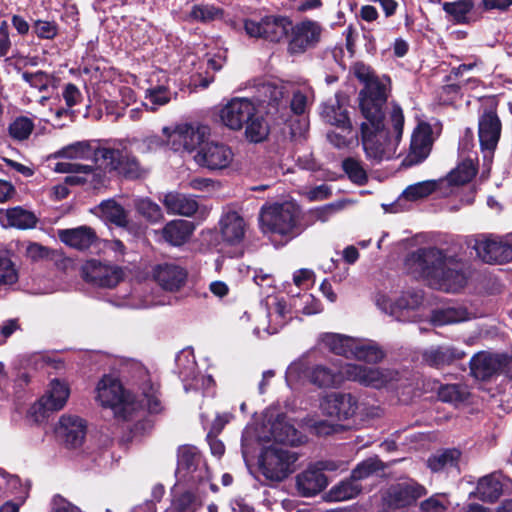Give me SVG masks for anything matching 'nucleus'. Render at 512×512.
I'll return each instance as SVG.
<instances>
[{"mask_svg":"<svg viewBox=\"0 0 512 512\" xmlns=\"http://www.w3.org/2000/svg\"><path fill=\"white\" fill-rule=\"evenodd\" d=\"M476 171V167L471 159L464 160L449 173L447 180L453 185H463L476 175Z\"/></svg>","mask_w":512,"mask_h":512,"instance_id":"8fccbe9b","label":"nucleus"},{"mask_svg":"<svg viewBox=\"0 0 512 512\" xmlns=\"http://www.w3.org/2000/svg\"><path fill=\"white\" fill-rule=\"evenodd\" d=\"M422 301L423 295L420 291H408L403 293L395 302L381 296L377 299V305L398 319H404L403 312L418 308Z\"/></svg>","mask_w":512,"mask_h":512,"instance_id":"393cba45","label":"nucleus"},{"mask_svg":"<svg viewBox=\"0 0 512 512\" xmlns=\"http://www.w3.org/2000/svg\"><path fill=\"white\" fill-rule=\"evenodd\" d=\"M83 275L86 281L99 287H115L123 279L120 267L90 260L83 266Z\"/></svg>","mask_w":512,"mask_h":512,"instance_id":"412c9836","label":"nucleus"},{"mask_svg":"<svg viewBox=\"0 0 512 512\" xmlns=\"http://www.w3.org/2000/svg\"><path fill=\"white\" fill-rule=\"evenodd\" d=\"M259 112L273 118H284L287 115V101L282 86L272 82L263 83L258 87L254 101L234 97L219 109L218 116L224 126L238 131L250 117Z\"/></svg>","mask_w":512,"mask_h":512,"instance_id":"7ed1b4c3","label":"nucleus"},{"mask_svg":"<svg viewBox=\"0 0 512 512\" xmlns=\"http://www.w3.org/2000/svg\"><path fill=\"white\" fill-rule=\"evenodd\" d=\"M18 281L15 264L7 256H0V288L11 286Z\"/></svg>","mask_w":512,"mask_h":512,"instance_id":"4d7b16f0","label":"nucleus"},{"mask_svg":"<svg viewBox=\"0 0 512 512\" xmlns=\"http://www.w3.org/2000/svg\"><path fill=\"white\" fill-rule=\"evenodd\" d=\"M448 500L445 494H434L420 503L423 512H445Z\"/></svg>","mask_w":512,"mask_h":512,"instance_id":"69168bd1","label":"nucleus"},{"mask_svg":"<svg viewBox=\"0 0 512 512\" xmlns=\"http://www.w3.org/2000/svg\"><path fill=\"white\" fill-rule=\"evenodd\" d=\"M94 155L90 143L88 141H78L63 147L56 153V157L67 159H85Z\"/></svg>","mask_w":512,"mask_h":512,"instance_id":"3c124183","label":"nucleus"},{"mask_svg":"<svg viewBox=\"0 0 512 512\" xmlns=\"http://www.w3.org/2000/svg\"><path fill=\"white\" fill-rule=\"evenodd\" d=\"M501 124L497 115L487 112L479 120V141L483 151L491 153L499 140Z\"/></svg>","mask_w":512,"mask_h":512,"instance_id":"bb28decb","label":"nucleus"},{"mask_svg":"<svg viewBox=\"0 0 512 512\" xmlns=\"http://www.w3.org/2000/svg\"><path fill=\"white\" fill-rule=\"evenodd\" d=\"M221 14V10L214 6L195 5L190 12V17L194 20L208 22L218 18Z\"/></svg>","mask_w":512,"mask_h":512,"instance_id":"0e129e2a","label":"nucleus"},{"mask_svg":"<svg viewBox=\"0 0 512 512\" xmlns=\"http://www.w3.org/2000/svg\"><path fill=\"white\" fill-rule=\"evenodd\" d=\"M290 309L283 299L274 298L272 303H268V310L256 320L254 334L257 337L271 335L284 326L288 320Z\"/></svg>","mask_w":512,"mask_h":512,"instance_id":"6ab92c4d","label":"nucleus"},{"mask_svg":"<svg viewBox=\"0 0 512 512\" xmlns=\"http://www.w3.org/2000/svg\"><path fill=\"white\" fill-rule=\"evenodd\" d=\"M397 372L388 368L371 367L361 364H346V375L349 381L365 386L381 388L396 379Z\"/></svg>","mask_w":512,"mask_h":512,"instance_id":"a211bd4d","label":"nucleus"},{"mask_svg":"<svg viewBox=\"0 0 512 512\" xmlns=\"http://www.w3.org/2000/svg\"><path fill=\"white\" fill-rule=\"evenodd\" d=\"M502 492L499 475L493 473L482 477L477 485L476 494L484 501L496 500Z\"/></svg>","mask_w":512,"mask_h":512,"instance_id":"a19ab883","label":"nucleus"},{"mask_svg":"<svg viewBox=\"0 0 512 512\" xmlns=\"http://www.w3.org/2000/svg\"><path fill=\"white\" fill-rule=\"evenodd\" d=\"M281 86V84H278ZM283 88H285L282 85ZM284 97L288 102V94L286 89H284ZM314 97L313 90L310 87H303L295 90L293 92V96L290 102V107L287 106L288 112L284 118H278L279 120H285L289 116L290 110L295 114H303L307 107L312 103Z\"/></svg>","mask_w":512,"mask_h":512,"instance_id":"ea45409f","label":"nucleus"},{"mask_svg":"<svg viewBox=\"0 0 512 512\" xmlns=\"http://www.w3.org/2000/svg\"><path fill=\"white\" fill-rule=\"evenodd\" d=\"M245 124V136L250 142L259 143L267 138L269 126L261 116H256L255 113Z\"/></svg>","mask_w":512,"mask_h":512,"instance_id":"49530a36","label":"nucleus"},{"mask_svg":"<svg viewBox=\"0 0 512 512\" xmlns=\"http://www.w3.org/2000/svg\"><path fill=\"white\" fill-rule=\"evenodd\" d=\"M303 375L308 378L311 384L319 388H337L348 380L346 364L341 367L319 364L307 369L305 363L299 360L293 362L287 368L286 381L288 385H292L299 381Z\"/></svg>","mask_w":512,"mask_h":512,"instance_id":"0eeeda50","label":"nucleus"},{"mask_svg":"<svg viewBox=\"0 0 512 512\" xmlns=\"http://www.w3.org/2000/svg\"><path fill=\"white\" fill-rule=\"evenodd\" d=\"M95 399L104 408H110L115 417L132 420L140 411V403L125 391L120 381L110 375H104L95 388Z\"/></svg>","mask_w":512,"mask_h":512,"instance_id":"423d86ee","label":"nucleus"},{"mask_svg":"<svg viewBox=\"0 0 512 512\" xmlns=\"http://www.w3.org/2000/svg\"><path fill=\"white\" fill-rule=\"evenodd\" d=\"M427 494L426 488L413 479L390 485L383 494L384 503L391 508H404Z\"/></svg>","mask_w":512,"mask_h":512,"instance_id":"dca6fc26","label":"nucleus"},{"mask_svg":"<svg viewBox=\"0 0 512 512\" xmlns=\"http://www.w3.org/2000/svg\"><path fill=\"white\" fill-rule=\"evenodd\" d=\"M354 74L364 84L359 94V105L365 118L361 125V134L366 157L377 163L390 160L396 155L402 137L403 112L400 107H393L390 115L392 130L388 129L383 123L388 78L376 76L363 63L355 64Z\"/></svg>","mask_w":512,"mask_h":512,"instance_id":"f257e3e1","label":"nucleus"},{"mask_svg":"<svg viewBox=\"0 0 512 512\" xmlns=\"http://www.w3.org/2000/svg\"><path fill=\"white\" fill-rule=\"evenodd\" d=\"M470 393L465 385L461 384H449L441 386L438 392L440 400L443 402L452 403L458 405L465 402Z\"/></svg>","mask_w":512,"mask_h":512,"instance_id":"09e8293b","label":"nucleus"},{"mask_svg":"<svg viewBox=\"0 0 512 512\" xmlns=\"http://www.w3.org/2000/svg\"><path fill=\"white\" fill-rule=\"evenodd\" d=\"M99 212L102 218L114 223L118 226H125L127 224V214L124 208L115 200L109 199L103 201L99 207Z\"/></svg>","mask_w":512,"mask_h":512,"instance_id":"c03bdc74","label":"nucleus"},{"mask_svg":"<svg viewBox=\"0 0 512 512\" xmlns=\"http://www.w3.org/2000/svg\"><path fill=\"white\" fill-rule=\"evenodd\" d=\"M166 143L176 152H194L200 149L210 136V128L205 125L180 124L174 128L164 127Z\"/></svg>","mask_w":512,"mask_h":512,"instance_id":"9d476101","label":"nucleus"},{"mask_svg":"<svg viewBox=\"0 0 512 512\" xmlns=\"http://www.w3.org/2000/svg\"><path fill=\"white\" fill-rule=\"evenodd\" d=\"M322 413L338 421L352 419L359 410V402L356 396L346 392H331L320 400Z\"/></svg>","mask_w":512,"mask_h":512,"instance_id":"2eb2a0df","label":"nucleus"},{"mask_svg":"<svg viewBox=\"0 0 512 512\" xmlns=\"http://www.w3.org/2000/svg\"><path fill=\"white\" fill-rule=\"evenodd\" d=\"M322 116L327 123L336 127H348V125H352L347 110L338 100L326 104L323 108Z\"/></svg>","mask_w":512,"mask_h":512,"instance_id":"a18cd8bd","label":"nucleus"},{"mask_svg":"<svg viewBox=\"0 0 512 512\" xmlns=\"http://www.w3.org/2000/svg\"><path fill=\"white\" fill-rule=\"evenodd\" d=\"M54 170L58 173H75L84 176H70L67 180L72 183L90 182L95 187L104 183L102 172L98 169H92L90 166L77 163L59 162L55 165Z\"/></svg>","mask_w":512,"mask_h":512,"instance_id":"cd10ccee","label":"nucleus"},{"mask_svg":"<svg viewBox=\"0 0 512 512\" xmlns=\"http://www.w3.org/2000/svg\"><path fill=\"white\" fill-rule=\"evenodd\" d=\"M49 512H81V510L62 496L55 495L51 500Z\"/></svg>","mask_w":512,"mask_h":512,"instance_id":"774afa93","label":"nucleus"},{"mask_svg":"<svg viewBox=\"0 0 512 512\" xmlns=\"http://www.w3.org/2000/svg\"><path fill=\"white\" fill-rule=\"evenodd\" d=\"M70 396L69 385L59 379L50 382L46 393L32 405L30 415L34 421H43L49 413L61 410Z\"/></svg>","mask_w":512,"mask_h":512,"instance_id":"ddd939ff","label":"nucleus"},{"mask_svg":"<svg viewBox=\"0 0 512 512\" xmlns=\"http://www.w3.org/2000/svg\"><path fill=\"white\" fill-rule=\"evenodd\" d=\"M350 358L360 361L377 363L384 358L382 349L373 342H366L354 338Z\"/></svg>","mask_w":512,"mask_h":512,"instance_id":"4c0bfd02","label":"nucleus"},{"mask_svg":"<svg viewBox=\"0 0 512 512\" xmlns=\"http://www.w3.org/2000/svg\"><path fill=\"white\" fill-rule=\"evenodd\" d=\"M265 424L259 426L257 424L248 425L242 435V455L246 462L255 452L259 444L273 440V444L279 445H297L301 442V436L297 430L290 424L284 416H278L277 419L269 424L266 431Z\"/></svg>","mask_w":512,"mask_h":512,"instance_id":"20e7f679","label":"nucleus"},{"mask_svg":"<svg viewBox=\"0 0 512 512\" xmlns=\"http://www.w3.org/2000/svg\"><path fill=\"white\" fill-rule=\"evenodd\" d=\"M464 353L451 346H434L423 352V361L435 368L450 365L453 361L461 359Z\"/></svg>","mask_w":512,"mask_h":512,"instance_id":"72a5a7b5","label":"nucleus"},{"mask_svg":"<svg viewBox=\"0 0 512 512\" xmlns=\"http://www.w3.org/2000/svg\"><path fill=\"white\" fill-rule=\"evenodd\" d=\"M437 184L435 181H422L408 186L402 196L409 201H415L430 195L435 191Z\"/></svg>","mask_w":512,"mask_h":512,"instance_id":"864d4df0","label":"nucleus"},{"mask_svg":"<svg viewBox=\"0 0 512 512\" xmlns=\"http://www.w3.org/2000/svg\"><path fill=\"white\" fill-rule=\"evenodd\" d=\"M291 39L288 50L292 54L302 53L317 44L320 40L322 28L311 20H305L295 26L292 25Z\"/></svg>","mask_w":512,"mask_h":512,"instance_id":"4be33fe9","label":"nucleus"},{"mask_svg":"<svg viewBox=\"0 0 512 512\" xmlns=\"http://www.w3.org/2000/svg\"><path fill=\"white\" fill-rule=\"evenodd\" d=\"M0 221L5 226L28 229L35 226L37 219L32 212L21 207H14L0 210Z\"/></svg>","mask_w":512,"mask_h":512,"instance_id":"c9c22d12","label":"nucleus"},{"mask_svg":"<svg viewBox=\"0 0 512 512\" xmlns=\"http://www.w3.org/2000/svg\"><path fill=\"white\" fill-rule=\"evenodd\" d=\"M222 240L229 245L240 244L246 232V223L241 215L235 211H228L219 221Z\"/></svg>","mask_w":512,"mask_h":512,"instance_id":"a878e982","label":"nucleus"},{"mask_svg":"<svg viewBox=\"0 0 512 512\" xmlns=\"http://www.w3.org/2000/svg\"><path fill=\"white\" fill-rule=\"evenodd\" d=\"M340 129V132H329L327 134V138L329 142L337 148H344L349 146L355 139L356 135L353 132L352 125H348V127H337Z\"/></svg>","mask_w":512,"mask_h":512,"instance_id":"052dcab7","label":"nucleus"},{"mask_svg":"<svg viewBox=\"0 0 512 512\" xmlns=\"http://www.w3.org/2000/svg\"><path fill=\"white\" fill-rule=\"evenodd\" d=\"M502 364L500 356L480 352L470 360V369L476 379L487 380L501 369Z\"/></svg>","mask_w":512,"mask_h":512,"instance_id":"c85d7f7f","label":"nucleus"},{"mask_svg":"<svg viewBox=\"0 0 512 512\" xmlns=\"http://www.w3.org/2000/svg\"><path fill=\"white\" fill-rule=\"evenodd\" d=\"M139 377L141 381L139 383L140 389L146 399L149 411L152 413H158L161 410V402L156 395L157 388L152 383L148 371L143 368H139Z\"/></svg>","mask_w":512,"mask_h":512,"instance_id":"79ce46f5","label":"nucleus"},{"mask_svg":"<svg viewBox=\"0 0 512 512\" xmlns=\"http://www.w3.org/2000/svg\"><path fill=\"white\" fill-rule=\"evenodd\" d=\"M342 167L353 183L363 185L367 182V171L360 160L347 158L342 162Z\"/></svg>","mask_w":512,"mask_h":512,"instance_id":"603ef678","label":"nucleus"},{"mask_svg":"<svg viewBox=\"0 0 512 512\" xmlns=\"http://www.w3.org/2000/svg\"><path fill=\"white\" fill-rule=\"evenodd\" d=\"M362 487L352 478L340 482L332 487L327 494L330 501H346L356 497L361 492Z\"/></svg>","mask_w":512,"mask_h":512,"instance_id":"37998d69","label":"nucleus"},{"mask_svg":"<svg viewBox=\"0 0 512 512\" xmlns=\"http://www.w3.org/2000/svg\"><path fill=\"white\" fill-rule=\"evenodd\" d=\"M59 239L66 245L78 250L89 248L96 240L95 231L88 226L59 230Z\"/></svg>","mask_w":512,"mask_h":512,"instance_id":"2f4dec72","label":"nucleus"},{"mask_svg":"<svg viewBox=\"0 0 512 512\" xmlns=\"http://www.w3.org/2000/svg\"><path fill=\"white\" fill-rule=\"evenodd\" d=\"M297 455L279 444L264 448L259 456L261 474L270 481L280 482L294 471Z\"/></svg>","mask_w":512,"mask_h":512,"instance_id":"1a4fd4ad","label":"nucleus"},{"mask_svg":"<svg viewBox=\"0 0 512 512\" xmlns=\"http://www.w3.org/2000/svg\"><path fill=\"white\" fill-rule=\"evenodd\" d=\"M173 505L179 512L194 511L202 505V500L200 496L186 491L175 498Z\"/></svg>","mask_w":512,"mask_h":512,"instance_id":"e2e57ef3","label":"nucleus"},{"mask_svg":"<svg viewBox=\"0 0 512 512\" xmlns=\"http://www.w3.org/2000/svg\"><path fill=\"white\" fill-rule=\"evenodd\" d=\"M94 158L96 162H100L110 170H115L130 179L140 178L147 172L138 160L125 149L99 148L96 150Z\"/></svg>","mask_w":512,"mask_h":512,"instance_id":"f8f14e48","label":"nucleus"},{"mask_svg":"<svg viewBox=\"0 0 512 512\" xmlns=\"http://www.w3.org/2000/svg\"><path fill=\"white\" fill-rule=\"evenodd\" d=\"M176 473L180 479L198 485V493L206 494L207 487L217 491V486L210 483V472L198 449L194 446L184 445L178 449V462Z\"/></svg>","mask_w":512,"mask_h":512,"instance_id":"6e6552de","label":"nucleus"},{"mask_svg":"<svg viewBox=\"0 0 512 512\" xmlns=\"http://www.w3.org/2000/svg\"><path fill=\"white\" fill-rule=\"evenodd\" d=\"M162 202L168 213L185 217L194 215L199 208L198 202L193 196L179 192L165 194Z\"/></svg>","mask_w":512,"mask_h":512,"instance_id":"7c9ffc66","label":"nucleus"},{"mask_svg":"<svg viewBox=\"0 0 512 512\" xmlns=\"http://www.w3.org/2000/svg\"><path fill=\"white\" fill-rule=\"evenodd\" d=\"M34 129V124L28 117H18L9 125V134L16 140L27 139Z\"/></svg>","mask_w":512,"mask_h":512,"instance_id":"6e6d98bb","label":"nucleus"},{"mask_svg":"<svg viewBox=\"0 0 512 512\" xmlns=\"http://www.w3.org/2000/svg\"><path fill=\"white\" fill-rule=\"evenodd\" d=\"M137 211L152 223L159 222L163 218V213L158 204L150 199H139L136 202Z\"/></svg>","mask_w":512,"mask_h":512,"instance_id":"13d9d810","label":"nucleus"},{"mask_svg":"<svg viewBox=\"0 0 512 512\" xmlns=\"http://www.w3.org/2000/svg\"><path fill=\"white\" fill-rule=\"evenodd\" d=\"M244 29L249 37L279 42L291 31L292 21L285 16L269 15L260 20L246 19Z\"/></svg>","mask_w":512,"mask_h":512,"instance_id":"9b49d317","label":"nucleus"},{"mask_svg":"<svg viewBox=\"0 0 512 512\" xmlns=\"http://www.w3.org/2000/svg\"><path fill=\"white\" fill-rule=\"evenodd\" d=\"M348 201L340 200L309 211V216L313 221L327 222L333 215L343 210Z\"/></svg>","mask_w":512,"mask_h":512,"instance_id":"5fc2aeb1","label":"nucleus"},{"mask_svg":"<svg viewBox=\"0 0 512 512\" xmlns=\"http://www.w3.org/2000/svg\"><path fill=\"white\" fill-rule=\"evenodd\" d=\"M194 230L192 222L172 220L162 229V236L169 244L180 246L188 241Z\"/></svg>","mask_w":512,"mask_h":512,"instance_id":"f704fd0d","label":"nucleus"},{"mask_svg":"<svg viewBox=\"0 0 512 512\" xmlns=\"http://www.w3.org/2000/svg\"><path fill=\"white\" fill-rule=\"evenodd\" d=\"M298 216V208L292 202L265 205L260 212V227L270 237L279 236L289 241L301 232Z\"/></svg>","mask_w":512,"mask_h":512,"instance_id":"39448f33","label":"nucleus"},{"mask_svg":"<svg viewBox=\"0 0 512 512\" xmlns=\"http://www.w3.org/2000/svg\"><path fill=\"white\" fill-rule=\"evenodd\" d=\"M473 249L477 256L486 263H505L512 260V243L498 236H479L475 239Z\"/></svg>","mask_w":512,"mask_h":512,"instance_id":"f3484780","label":"nucleus"},{"mask_svg":"<svg viewBox=\"0 0 512 512\" xmlns=\"http://www.w3.org/2000/svg\"><path fill=\"white\" fill-rule=\"evenodd\" d=\"M461 452L458 449H446L432 455L428 459V466L434 472L455 469L458 471V463Z\"/></svg>","mask_w":512,"mask_h":512,"instance_id":"58836bf2","label":"nucleus"},{"mask_svg":"<svg viewBox=\"0 0 512 512\" xmlns=\"http://www.w3.org/2000/svg\"><path fill=\"white\" fill-rule=\"evenodd\" d=\"M319 345L334 354L350 358L354 338L337 333H325L320 336Z\"/></svg>","mask_w":512,"mask_h":512,"instance_id":"e433bc0d","label":"nucleus"},{"mask_svg":"<svg viewBox=\"0 0 512 512\" xmlns=\"http://www.w3.org/2000/svg\"><path fill=\"white\" fill-rule=\"evenodd\" d=\"M328 479L313 463L296 476V490L302 497H312L324 490Z\"/></svg>","mask_w":512,"mask_h":512,"instance_id":"5701e85b","label":"nucleus"},{"mask_svg":"<svg viewBox=\"0 0 512 512\" xmlns=\"http://www.w3.org/2000/svg\"><path fill=\"white\" fill-rule=\"evenodd\" d=\"M154 278L163 289L175 291L184 284L186 273L179 266L163 264L156 267Z\"/></svg>","mask_w":512,"mask_h":512,"instance_id":"473e14b6","label":"nucleus"},{"mask_svg":"<svg viewBox=\"0 0 512 512\" xmlns=\"http://www.w3.org/2000/svg\"><path fill=\"white\" fill-rule=\"evenodd\" d=\"M34 33L42 39H53L58 32L55 22L46 20H37L33 25Z\"/></svg>","mask_w":512,"mask_h":512,"instance_id":"338daca9","label":"nucleus"},{"mask_svg":"<svg viewBox=\"0 0 512 512\" xmlns=\"http://www.w3.org/2000/svg\"><path fill=\"white\" fill-rule=\"evenodd\" d=\"M474 317L475 314L466 306L455 304L435 309L431 315V322L434 325L442 326L469 321Z\"/></svg>","mask_w":512,"mask_h":512,"instance_id":"c756f323","label":"nucleus"},{"mask_svg":"<svg viewBox=\"0 0 512 512\" xmlns=\"http://www.w3.org/2000/svg\"><path fill=\"white\" fill-rule=\"evenodd\" d=\"M145 98L148 101L144 104L146 108L155 111L171 101L172 93L166 85H158L147 89Z\"/></svg>","mask_w":512,"mask_h":512,"instance_id":"de8ad7c7","label":"nucleus"},{"mask_svg":"<svg viewBox=\"0 0 512 512\" xmlns=\"http://www.w3.org/2000/svg\"><path fill=\"white\" fill-rule=\"evenodd\" d=\"M473 3L471 0H459L456 2H445L443 9L450 14L457 22L465 20L466 15L471 11Z\"/></svg>","mask_w":512,"mask_h":512,"instance_id":"bf43d9fd","label":"nucleus"},{"mask_svg":"<svg viewBox=\"0 0 512 512\" xmlns=\"http://www.w3.org/2000/svg\"><path fill=\"white\" fill-rule=\"evenodd\" d=\"M85 420L76 415H63L57 426L58 435L71 447L80 446L86 436Z\"/></svg>","mask_w":512,"mask_h":512,"instance_id":"b1692460","label":"nucleus"},{"mask_svg":"<svg viewBox=\"0 0 512 512\" xmlns=\"http://www.w3.org/2000/svg\"><path fill=\"white\" fill-rule=\"evenodd\" d=\"M405 265L416 277L445 292H458L467 283L465 265L435 247L420 248L406 258Z\"/></svg>","mask_w":512,"mask_h":512,"instance_id":"f03ea898","label":"nucleus"},{"mask_svg":"<svg viewBox=\"0 0 512 512\" xmlns=\"http://www.w3.org/2000/svg\"><path fill=\"white\" fill-rule=\"evenodd\" d=\"M196 164L210 171H218L228 168L234 159L232 149L218 141L205 140L204 144L193 157Z\"/></svg>","mask_w":512,"mask_h":512,"instance_id":"4468645a","label":"nucleus"},{"mask_svg":"<svg viewBox=\"0 0 512 512\" xmlns=\"http://www.w3.org/2000/svg\"><path fill=\"white\" fill-rule=\"evenodd\" d=\"M431 126L420 122L411 135L410 147L403 159L404 166H413L424 161L430 154L433 139Z\"/></svg>","mask_w":512,"mask_h":512,"instance_id":"aec40b11","label":"nucleus"},{"mask_svg":"<svg viewBox=\"0 0 512 512\" xmlns=\"http://www.w3.org/2000/svg\"><path fill=\"white\" fill-rule=\"evenodd\" d=\"M381 470L380 462L377 459L369 458L361 462L352 471L351 478L357 483L359 480L366 479Z\"/></svg>","mask_w":512,"mask_h":512,"instance_id":"680f3d73","label":"nucleus"}]
</instances>
